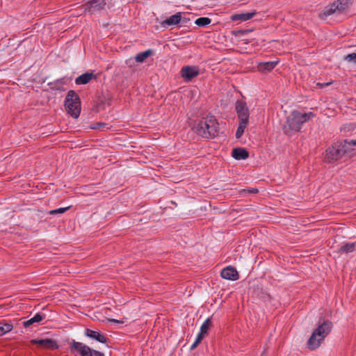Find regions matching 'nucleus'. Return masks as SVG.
Returning a JSON list of instances; mask_svg holds the SVG:
<instances>
[{"mask_svg":"<svg viewBox=\"0 0 356 356\" xmlns=\"http://www.w3.org/2000/svg\"><path fill=\"white\" fill-rule=\"evenodd\" d=\"M353 0H335L329 4L323 10V15L325 16L332 15L337 12H343L352 4Z\"/></svg>","mask_w":356,"mask_h":356,"instance_id":"nucleus-6","label":"nucleus"},{"mask_svg":"<svg viewBox=\"0 0 356 356\" xmlns=\"http://www.w3.org/2000/svg\"><path fill=\"white\" fill-rule=\"evenodd\" d=\"M342 151L344 152V155H348L351 156L354 150L353 146H356V140H344L339 142Z\"/></svg>","mask_w":356,"mask_h":356,"instance_id":"nucleus-13","label":"nucleus"},{"mask_svg":"<svg viewBox=\"0 0 356 356\" xmlns=\"http://www.w3.org/2000/svg\"><path fill=\"white\" fill-rule=\"evenodd\" d=\"M94 77L95 76L92 73H85L78 76L75 80V83L78 85L86 84L90 82Z\"/></svg>","mask_w":356,"mask_h":356,"instance_id":"nucleus-18","label":"nucleus"},{"mask_svg":"<svg viewBox=\"0 0 356 356\" xmlns=\"http://www.w3.org/2000/svg\"><path fill=\"white\" fill-rule=\"evenodd\" d=\"M250 193H256L258 192V190L257 188H252L251 190H249L248 191Z\"/></svg>","mask_w":356,"mask_h":356,"instance_id":"nucleus-33","label":"nucleus"},{"mask_svg":"<svg viewBox=\"0 0 356 356\" xmlns=\"http://www.w3.org/2000/svg\"><path fill=\"white\" fill-rule=\"evenodd\" d=\"M355 250V243H346L341 246L339 252L343 253L352 252Z\"/></svg>","mask_w":356,"mask_h":356,"instance_id":"nucleus-23","label":"nucleus"},{"mask_svg":"<svg viewBox=\"0 0 356 356\" xmlns=\"http://www.w3.org/2000/svg\"><path fill=\"white\" fill-rule=\"evenodd\" d=\"M345 60L356 64V53H351L345 56Z\"/></svg>","mask_w":356,"mask_h":356,"instance_id":"nucleus-30","label":"nucleus"},{"mask_svg":"<svg viewBox=\"0 0 356 356\" xmlns=\"http://www.w3.org/2000/svg\"><path fill=\"white\" fill-rule=\"evenodd\" d=\"M257 13L256 10H252L246 13L234 14L231 16L230 19L232 21L245 22L254 17Z\"/></svg>","mask_w":356,"mask_h":356,"instance_id":"nucleus-14","label":"nucleus"},{"mask_svg":"<svg viewBox=\"0 0 356 356\" xmlns=\"http://www.w3.org/2000/svg\"><path fill=\"white\" fill-rule=\"evenodd\" d=\"M181 20V13H178L175 15L170 16L168 19L165 21V23L168 25L177 24Z\"/></svg>","mask_w":356,"mask_h":356,"instance_id":"nucleus-20","label":"nucleus"},{"mask_svg":"<svg viewBox=\"0 0 356 356\" xmlns=\"http://www.w3.org/2000/svg\"><path fill=\"white\" fill-rule=\"evenodd\" d=\"M205 335L206 334L200 332L198 334L195 342L191 345V350L195 349L199 345V343L202 341V340L203 339V338L204 337Z\"/></svg>","mask_w":356,"mask_h":356,"instance_id":"nucleus-28","label":"nucleus"},{"mask_svg":"<svg viewBox=\"0 0 356 356\" xmlns=\"http://www.w3.org/2000/svg\"><path fill=\"white\" fill-rule=\"evenodd\" d=\"M106 0H88L84 4V10L90 14H93L104 8Z\"/></svg>","mask_w":356,"mask_h":356,"instance_id":"nucleus-8","label":"nucleus"},{"mask_svg":"<svg viewBox=\"0 0 356 356\" xmlns=\"http://www.w3.org/2000/svg\"><path fill=\"white\" fill-rule=\"evenodd\" d=\"M152 54V50H147L145 51L138 54L135 59L138 63H143L147 58Z\"/></svg>","mask_w":356,"mask_h":356,"instance_id":"nucleus-21","label":"nucleus"},{"mask_svg":"<svg viewBox=\"0 0 356 356\" xmlns=\"http://www.w3.org/2000/svg\"><path fill=\"white\" fill-rule=\"evenodd\" d=\"M42 320V316L40 314H37L32 318L28 320L24 323V327H28L33 323H38Z\"/></svg>","mask_w":356,"mask_h":356,"instance_id":"nucleus-24","label":"nucleus"},{"mask_svg":"<svg viewBox=\"0 0 356 356\" xmlns=\"http://www.w3.org/2000/svg\"><path fill=\"white\" fill-rule=\"evenodd\" d=\"M278 63V61H268L259 63L257 65V70L261 72H267L271 71Z\"/></svg>","mask_w":356,"mask_h":356,"instance_id":"nucleus-16","label":"nucleus"},{"mask_svg":"<svg viewBox=\"0 0 356 356\" xmlns=\"http://www.w3.org/2000/svg\"><path fill=\"white\" fill-rule=\"evenodd\" d=\"M13 326L8 323L0 322V337L12 330Z\"/></svg>","mask_w":356,"mask_h":356,"instance_id":"nucleus-22","label":"nucleus"},{"mask_svg":"<svg viewBox=\"0 0 356 356\" xmlns=\"http://www.w3.org/2000/svg\"><path fill=\"white\" fill-rule=\"evenodd\" d=\"M193 130L203 138H214L218 132V123L213 116H207L194 126Z\"/></svg>","mask_w":356,"mask_h":356,"instance_id":"nucleus-1","label":"nucleus"},{"mask_svg":"<svg viewBox=\"0 0 356 356\" xmlns=\"http://www.w3.org/2000/svg\"><path fill=\"white\" fill-rule=\"evenodd\" d=\"M211 19L209 17H200L195 21V24L199 26H204L209 24Z\"/></svg>","mask_w":356,"mask_h":356,"instance_id":"nucleus-25","label":"nucleus"},{"mask_svg":"<svg viewBox=\"0 0 356 356\" xmlns=\"http://www.w3.org/2000/svg\"><path fill=\"white\" fill-rule=\"evenodd\" d=\"M205 335L206 334L200 332L198 334L195 342L191 345V350L195 349L199 345V343L202 341V340L203 339V338L204 337Z\"/></svg>","mask_w":356,"mask_h":356,"instance_id":"nucleus-27","label":"nucleus"},{"mask_svg":"<svg viewBox=\"0 0 356 356\" xmlns=\"http://www.w3.org/2000/svg\"><path fill=\"white\" fill-rule=\"evenodd\" d=\"M85 334L87 337L92 339H95L100 343L106 342V337L99 332L94 331L90 329H86L85 331Z\"/></svg>","mask_w":356,"mask_h":356,"instance_id":"nucleus-15","label":"nucleus"},{"mask_svg":"<svg viewBox=\"0 0 356 356\" xmlns=\"http://www.w3.org/2000/svg\"><path fill=\"white\" fill-rule=\"evenodd\" d=\"M109 321L118 323H124L122 321H118V320H115V319H110Z\"/></svg>","mask_w":356,"mask_h":356,"instance_id":"nucleus-32","label":"nucleus"},{"mask_svg":"<svg viewBox=\"0 0 356 356\" xmlns=\"http://www.w3.org/2000/svg\"><path fill=\"white\" fill-rule=\"evenodd\" d=\"M106 124L104 123H97L95 125L92 127V129H97L101 130H104V128L106 127Z\"/></svg>","mask_w":356,"mask_h":356,"instance_id":"nucleus-31","label":"nucleus"},{"mask_svg":"<svg viewBox=\"0 0 356 356\" xmlns=\"http://www.w3.org/2000/svg\"><path fill=\"white\" fill-rule=\"evenodd\" d=\"M235 110L239 120H249V108L245 102L242 100L236 101Z\"/></svg>","mask_w":356,"mask_h":356,"instance_id":"nucleus-9","label":"nucleus"},{"mask_svg":"<svg viewBox=\"0 0 356 356\" xmlns=\"http://www.w3.org/2000/svg\"><path fill=\"white\" fill-rule=\"evenodd\" d=\"M211 319L209 318H208L204 323L202 325L201 327H200V332L201 333H203L204 334H207V332L209 330V329L211 327Z\"/></svg>","mask_w":356,"mask_h":356,"instance_id":"nucleus-26","label":"nucleus"},{"mask_svg":"<svg viewBox=\"0 0 356 356\" xmlns=\"http://www.w3.org/2000/svg\"><path fill=\"white\" fill-rule=\"evenodd\" d=\"M70 345L71 353L74 356H104L102 353L93 350L81 342L72 341Z\"/></svg>","mask_w":356,"mask_h":356,"instance_id":"nucleus-5","label":"nucleus"},{"mask_svg":"<svg viewBox=\"0 0 356 356\" xmlns=\"http://www.w3.org/2000/svg\"><path fill=\"white\" fill-rule=\"evenodd\" d=\"M220 275L222 278L229 280H237L239 277L237 270L231 266L225 268Z\"/></svg>","mask_w":356,"mask_h":356,"instance_id":"nucleus-12","label":"nucleus"},{"mask_svg":"<svg viewBox=\"0 0 356 356\" xmlns=\"http://www.w3.org/2000/svg\"><path fill=\"white\" fill-rule=\"evenodd\" d=\"M343 156L344 152L342 151L341 143L337 142L325 151V160L326 162L332 163L341 159Z\"/></svg>","mask_w":356,"mask_h":356,"instance_id":"nucleus-7","label":"nucleus"},{"mask_svg":"<svg viewBox=\"0 0 356 356\" xmlns=\"http://www.w3.org/2000/svg\"><path fill=\"white\" fill-rule=\"evenodd\" d=\"M332 327V323L329 321H325L319 325L314 330L307 341L308 348L310 350H316L320 347L325 338L330 332Z\"/></svg>","mask_w":356,"mask_h":356,"instance_id":"nucleus-3","label":"nucleus"},{"mask_svg":"<svg viewBox=\"0 0 356 356\" xmlns=\"http://www.w3.org/2000/svg\"><path fill=\"white\" fill-rule=\"evenodd\" d=\"M200 70L197 66H184L181 70V76L185 81H190L199 75Z\"/></svg>","mask_w":356,"mask_h":356,"instance_id":"nucleus-10","label":"nucleus"},{"mask_svg":"<svg viewBox=\"0 0 356 356\" xmlns=\"http://www.w3.org/2000/svg\"><path fill=\"white\" fill-rule=\"evenodd\" d=\"M70 207H64V208H59L57 209L51 210L49 211V213L50 215H54V214H62L65 213L66 211H67Z\"/></svg>","mask_w":356,"mask_h":356,"instance_id":"nucleus-29","label":"nucleus"},{"mask_svg":"<svg viewBox=\"0 0 356 356\" xmlns=\"http://www.w3.org/2000/svg\"><path fill=\"white\" fill-rule=\"evenodd\" d=\"M249 120H239L238 127L236 132V137L240 138L244 133L245 129L247 127Z\"/></svg>","mask_w":356,"mask_h":356,"instance_id":"nucleus-19","label":"nucleus"},{"mask_svg":"<svg viewBox=\"0 0 356 356\" xmlns=\"http://www.w3.org/2000/svg\"><path fill=\"white\" fill-rule=\"evenodd\" d=\"M314 115L312 112L300 113L298 111L291 112L287 117L284 127L285 132L289 134L290 131H298L301 125L312 119Z\"/></svg>","mask_w":356,"mask_h":356,"instance_id":"nucleus-2","label":"nucleus"},{"mask_svg":"<svg viewBox=\"0 0 356 356\" xmlns=\"http://www.w3.org/2000/svg\"><path fill=\"white\" fill-rule=\"evenodd\" d=\"M31 342L49 350H56L59 348L56 341L51 339H32Z\"/></svg>","mask_w":356,"mask_h":356,"instance_id":"nucleus-11","label":"nucleus"},{"mask_svg":"<svg viewBox=\"0 0 356 356\" xmlns=\"http://www.w3.org/2000/svg\"><path fill=\"white\" fill-rule=\"evenodd\" d=\"M66 112L74 118H77L80 115L81 106V100L74 90H70L65 97L64 103Z\"/></svg>","mask_w":356,"mask_h":356,"instance_id":"nucleus-4","label":"nucleus"},{"mask_svg":"<svg viewBox=\"0 0 356 356\" xmlns=\"http://www.w3.org/2000/svg\"><path fill=\"white\" fill-rule=\"evenodd\" d=\"M232 155L236 160H244L248 157L249 154L244 148H235L233 149Z\"/></svg>","mask_w":356,"mask_h":356,"instance_id":"nucleus-17","label":"nucleus"}]
</instances>
